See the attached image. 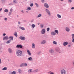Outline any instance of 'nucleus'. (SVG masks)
I'll return each instance as SVG.
<instances>
[{
  "label": "nucleus",
  "mask_w": 74,
  "mask_h": 74,
  "mask_svg": "<svg viewBox=\"0 0 74 74\" xmlns=\"http://www.w3.org/2000/svg\"><path fill=\"white\" fill-rule=\"evenodd\" d=\"M68 3H72V0H68Z\"/></svg>",
  "instance_id": "31"
},
{
  "label": "nucleus",
  "mask_w": 74,
  "mask_h": 74,
  "mask_svg": "<svg viewBox=\"0 0 74 74\" xmlns=\"http://www.w3.org/2000/svg\"><path fill=\"white\" fill-rule=\"evenodd\" d=\"M50 74H54V73L53 72H51L50 73Z\"/></svg>",
  "instance_id": "46"
},
{
  "label": "nucleus",
  "mask_w": 74,
  "mask_h": 74,
  "mask_svg": "<svg viewBox=\"0 0 74 74\" xmlns=\"http://www.w3.org/2000/svg\"><path fill=\"white\" fill-rule=\"evenodd\" d=\"M9 38L8 36H5L3 38V40H8Z\"/></svg>",
  "instance_id": "15"
},
{
  "label": "nucleus",
  "mask_w": 74,
  "mask_h": 74,
  "mask_svg": "<svg viewBox=\"0 0 74 74\" xmlns=\"http://www.w3.org/2000/svg\"><path fill=\"white\" fill-rule=\"evenodd\" d=\"M8 51L10 53H11L12 52V49H8Z\"/></svg>",
  "instance_id": "23"
},
{
  "label": "nucleus",
  "mask_w": 74,
  "mask_h": 74,
  "mask_svg": "<svg viewBox=\"0 0 74 74\" xmlns=\"http://www.w3.org/2000/svg\"><path fill=\"white\" fill-rule=\"evenodd\" d=\"M10 39H10L7 42H6V44H9L11 42V40H12V41L13 40V37L12 36H10L9 37Z\"/></svg>",
  "instance_id": "2"
},
{
  "label": "nucleus",
  "mask_w": 74,
  "mask_h": 74,
  "mask_svg": "<svg viewBox=\"0 0 74 74\" xmlns=\"http://www.w3.org/2000/svg\"><path fill=\"white\" fill-rule=\"evenodd\" d=\"M1 63V59H0V64Z\"/></svg>",
  "instance_id": "52"
},
{
  "label": "nucleus",
  "mask_w": 74,
  "mask_h": 74,
  "mask_svg": "<svg viewBox=\"0 0 74 74\" xmlns=\"http://www.w3.org/2000/svg\"><path fill=\"white\" fill-rule=\"evenodd\" d=\"M68 45V42H64L63 43L64 46H66Z\"/></svg>",
  "instance_id": "10"
},
{
  "label": "nucleus",
  "mask_w": 74,
  "mask_h": 74,
  "mask_svg": "<svg viewBox=\"0 0 74 74\" xmlns=\"http://www.w3.org/2000/svg\"><path fill=\"white\" fill-rule=\"evenodd\" d=\"M53 44L55 45H57V42L55 41H54L53 42Z\"/></svg>",
  "instance_id": "26"
},
{
  "label": "nucleus",
  "mask_w": 74,
  "mask_h": 74,
  "mask_svg": "<svg viewBox=\"0 0 74 74\" xmlns=\"http://www.w3.org/2000/svg\"><path fill=\"white\" fill-rule=\"evenodd\" d=\"M27 51L29 55V56H30V55H31V53L30 51V50H27Z\"/></svg>",
  "instance_id": "13"
},
{
  "label": "nucleus",
  "mask_w": 74,
  "mask_h": 74,
  "mask_svg": "<svg viewBox=\"0 0 74 74\" xmlns=\"http://www.w3.org/2000/svg\"><path fill=\"white\" fill-rule=\"evenodd\" d=\"M22 66H24L23 63H22L20 65V67H22Z\"/></svg>",
  "instance_id": "39"
},
{
  "label": "nucleus",
  "mask_w": 74,
  "mask_h": 74,
  "mask_svg": "<svg viewBox=\"0 0 74 74\" xmlns=\"http://www.w3.org/2000/svg\"><path fill=\"white\" fill-rule=\"evenodd\" d=\"M44 6H45L46 8H49V5H48V4L47 3H45L44 4Z\"/></svg>",
  "instance_id": "11"
},
{
  "label": "nucleus",
  "mask_w": 74,
  "mask_h": 74,
  "mask_svg": "<svg viewBox=\"0 0 74 74\" xmlns=\"http://www.w3.org/2000/svg\"><path fill=\"white\" fill-rule=\"evenodd\" d=\"M23 64L24 65V66H27V64L26 63H23Z\"/></svg>",
  "instance_id": "32"
},
{
  "label": "nucleus",
  "mask_w": 74,
  "mask_h": 74,
  "mask_svg": "<svg viewBox=\"0 0 74 74\" xmlns=\"http://www.w3.org/2000/svg\"><path fill=\"white\" fill-rule=\"evenodd\" d=\"M21 12H22L23 13V11L22 10V11H21Z\"/></svg>",
  "instance_id": "56"
},
{
  "label": "nucleus",
  "mask_w": 74,
  "mask_h": 74,
  "mask_svg": "<svg viewBox=\"0 0 74 74\" xmlns=\"http://www.w3.org/2000/svg\"><path fill=\"white\" fill-rule=\"evenodd\" d=\"M32 47L33 48H35V45L34 43H33L32 44Z\"/></svg>",
  "instance_id": "17"
},
{
  "label": "nucleus",
  "mask_w": 74,
  "mask_h": 74,
  "mask_svg": "<svg viewBox=\"0 0 74 74\" xmlns=\"http://www.w3.org/2000/svg\"><path fill=\"white\" fill-rule=\"evenodd\" d=\"M37 7H38V5H37Z\"/></svg>",
  "instance_id": "60"
},
{
  "label": "nucleus",
  "mask_w": 74,
  "mask_h": 74,
  "mask_svg": "<svg viewBox=\"0 0 74 74\" xmlns=\"http://www.w3.org/2000/svg\"><path fill=\"white\" fill-rule=\"evenodd\" d=\"M14 35L16 37H17L18 36V35H17V33H15L14 34Z\"/></svg>",
  "instance_id": "33"
},
{
  "label": "nucleus",
  "mask_w": 74,
  "mask_h": 74,
  "mask_svg": "<svg viewBox=\"0 0 74 74\" xmlns=\"http://www.w3.org/2000/svg\"><path fill=\"white\" fill-rule=\"evenodd\" d=\"M7 67H5L2 69V70H7Z\"/></svg>",
  "instance_id": "21"
},
{
  "label": "nucleus",
  "mask_w": 74,
  "mask_h": 74,
  "mask_svg": "<svg viewBox=\"0 0 74 74\" xmlns=\"http://www.w3.org/2000/svg\"><path fill=\"white\" fill-rule=\"evenodd\" d=\"M16 55L17 56H21L22 55V52L20 50H18L16 51Z\"/></svg>",
  "instance_id": "1"
},
{
  "label": "nucleus",
  "mask_w": 74,
  "mask_h": 74,
  "mask_svg": "<svg viewBox=\"0 0 74 74\" xmlns=\"http://www.w3.org/2000/svg\"><path fill=\"white\" fill-rule=\"evenodd\" d=\"M30 7H33V3H32V4H30Z\"/></svg>",
  "instance_id": "40"
},
{
  "label": "nucleus",
  "mask_w": 74,
  "mask_h": 74,
  "mask_svg": "<svg viewBox=\"0 0 74 74\" xmlns=\"http://www.w3.org/2000/svg\"><path fill=\"white\" fill-rule=\"evenodd\" d=\"M47 12V13L48 14L49 16H51V14L50 13V11L49 10L46 9L45 10Z\"/></svg>",
  "instance_id": "5"
},
{
  "label": "nucleus",
  "mask_w": 74,
  "mask_h": 74,
  "mask_svg": "<svg viewBox=\"0 0 74 74\" xmlns=\"http://www.w3.org/2000/svg\"><path fill=\"white\" fill-rule=\"evenodd\" d=\"M32 27L33 28H34V27H36V25H34V24H32Z\"/></svg>",
  "instance_id": "28"
},
{
  "label": "nucleus",
  "mask_w": 74,
  "mask_h": 74,
  "mask_svg": "<svg viewBox=\"0 0 74 74\" xmlns=\"http://www.w3.org/2000/svg\"><path fill=\"white\" fill-rule=\"evenodd\" d=\"M36 5H37V3H35Z\"/></svg>",
  "instance_id": "59"
},
{
  "label": "nucleus",
  "mask_w": 74,
  "mask_h": 74,
  "mask_svg": "<svg viewBox=\"0 0 74 74\" xmlns=\"http://www.w3.org/2000/svg\"><path fill=\"white\" fill-rule=\"evenodd\" d=\"M71 10H74V7H73L71 8Z\"/></svg>",
  "instance_id": "47"
},
{
  "label": "nucleus",
  "mask_w": 74,
  "mask_h": 74,
  "mask_svg": "<svg viewBox=\"0 0 74 74\" xmlns=\"http://www.w3.org/2000/svg\"><path fill=\"white\" fill-rule=\"evenodd\" d=\"M26 12L27 13L28 12V11H26Z\"/></svg>",
  "instance_id": "63"
},
{
  "label": "nucleus",
  "mask_w": 74,
  "mask_h": 74,
  "mask_svg": "<svg viewBox=\"0 0 74 74\" xmlns=\"http://www.w3.org/2000/svg\"><path fill=\"white\" fill-rule=\"evenodd\" d=\"M2 10V8H1L0 9V12H1V11Z\"/></svg>",
  "instance_id": "53"
},
{
  "label": "nucleus",
  "mask_w": 74,
  "mask_h": 74,
  "mask_svg": "<svg viewBox=\"0 0 74 74\" xmlns=\"http://www.w3.org/2000/svg\"><path fill=\"white\" fill-rule=\"evenodd\" d=\"M72 42H73L74 43V38H72Z\"/></svg>",
  "instance_id": "43"
},
{
  "label": "nucleus",
  "mask_w": 74,
  "mask_h": 74,
  "mask_svg": "<svg viewBox=\"0 0 74 74\" xmlns=\"http://www.w3.org/2000/svg\"><path fill=\"white\" fill-rule=\"evenodd\" d=\"M6 35V34H5V33H4L3 34V36H5Z\"/></svg>",
  "instance_id": "48"
},
{
  "label": "nucleus",
  "mask_w": 74,
  "mask_h": 74,
  "mask_svg": "<svg viewBox=\"0 0 74 74\" xmlns=\"http://www.w3.org/2000/svg\"><path fill=\"white\" fill-rule=\"evenodd\" d=\"M55 50L56 52H59L60 51V49L58 48H56Z\"/></svg>",
  "instance_id": "14"
},
{
  "label": "nucleus",
  "mask_w": 74,
  "mask_h": 74,
  "mask_svg": "<svg viewBox=\"0 0 74 74\" xmlns=\"http://www.w3.org/2000/svg\"><path fill=\"white\" fill-rule=\"evenodd\" d=\"M72 64H73V66H74V61H73Z\"/></svg>",
  "instance_id": "44"
},
{
  "label": "nucleus",
  "mask_w": 74,
  "mask_h": 74,
  "mask_svg": "<svg viewBox=\"0 0 74 74\" xmlns=\"http://www.w3.org/2000/svg\"><path fill=\"white\" fill-rule=\"evenodd\" d=\"M57 16L58 18H61V17H62L61 15H60V14H57Z\"/></svg>",
  "instance_id": "18"
},
{
  "label": "nucleus",
  "mask_w": 74,
  "mask_h": 74,
  "mask_svg": "<svg viewBox=\"0 0 74 74\" xmlns=\"http://www.w3.org/2000/svg\"><path fill=\"white\" fill-rule=\"evenodd\" d=\"M51 35H54L55 36V35H56V33H55V32H51Z\"/></svg>",
  "instance_id": "16"
},
{
  "label": "nucleus",
  "mask_w": 74,
  "mask_h": 74,
  "mask_svg": "<svg viewBox=\"0 0 74 74\" xmlns=\"http://www.w3.org/2000/svg\"><path fill=\"white\" fill-rule=\"evenodd\" d=\"M51 73V72H49V73Z\"/></svg>",
  "instance_id": "62"
},
{
  "label": "nucleus",
  "mask_w": 74,
  "mask_h": 74,
  "mask_svg": "<svg viewBox=\"0 0 74 74\" xmlns=\"http://www.w3.org/2000/svg\"><path fill=\"white\" fill-rule=\"evenodd\" d=\"M16 47H17V48H22L23 46H22V45H17L16 46Z\"/></svg>",
  "instance_id": "9"
},
{
  "label": "nucleus",
  "mask_w": 74,
  "mask_h": 74,
  "mask_svg": "<svg viewBox=\"0 0 74 74\" xmlns=\"http://www.w3.org/2000/svg\"><path fill=\"white\" fill-rule=\"evenodd\" d=\"M31 9V8L29 7H28L27 8V10H30Z\"/></svg>",
  "instance_id": "29"
},
{
  "label": "nucleus",
  "mask_w": 74,
  "mask_h": 74,
  "mask_svg": "<svg viewBox=\"0 0 74 74\" xmlns=\"http://www.w3.org/2000/svg\"><path fill=\"white\" fill-rule=\"evenodd\" d=\"M18 72H19V73H21V69H19L18 70Z\"/></svg>",
  "instance_id": "45"
},
{
  "label": "nucleus",
  "mask_w": 74,
  "mask_h": 74,
  "mask_svg": "<svg viewBox=\"0 0 74 74\" xmlns=\"http://www.w3.org/2000/svg\"><path fill=\"white\" fill-rule=\"evenodd\" d=\"M41 16H42V14H39L38 15V17L39 18L40 17H41Z\"/></svg>",
  "instance_id": "35"
},
{
  "label": "nucleus",
  "mask_w": 74,
  "mask_h": 74,
  "mask_svg": "<svg viewBox=\"0 0 74 74\" xmlns=\"http://www.w3.org/2000/svg\"><path fill=\"white\" fill-rule=\"evenodd\" d=\"M37 70H36L34 71V72H37Z\"/></svg>",
  "instance_id": "50"
},
{
  "label": "nucleus",
  "mask_w": 74,
  "mask_h": 74,
  "mask_svg": "<svg viewBox=\"0 0 74 74\" xmlns=\"http://www.w3.org/2000/svg\"><path fill=\"white\" fill-rule=\"evenodd\" d=\"M37 71H40V70H38Z\"/></svg>",
  "instance_id": "61"
},
{
  "label": "nucleus",
  "mask_w": 74,
  "mask_h": 74,
  "mask_svg": "<svg viewBox=\"0 0 74 74\" xmlns=\"http://www.w3.org/2000/svg\"><path fill=\"white\" fill-rule=\"evenodd\" d=\"M4 12H8V10L7 9H5L4 10Z\"/></svg>",
  "instance_id": "37"
},
{
  "label": "nucleus",
  "mask_w": 74,
  "mask_h": 74,
  "mask_svg": "<svg viewBox=\"0 0 74 74\" xmlns=\"http://www.w3.org/2000/svg\"><path fill=\"white\" fill-rule=\"evenodd\" d=\"M41 1L42 3H44L45 2V0H41Z\"/></svg>",
  "instance_id": "41"
},
{
  "label": "nucleus",
  "mask_w": 74,
  "mask_h": 74,
  "mask_svg": "<svg viewBox=\"0 0 74 74\" xmlns=\"http://www.w3.org/2000/svg\"><path fill=\"white\" fill-rule=\"evenodd\" d=\"M71 36H72V39L73 38H74V34H72Z\"/></svg>",
  "instance_id": "34"
},
{
  "label": "nucleus",
  "mask_w": 74,
  "mask_h": 74,
  "mask_svg": "<svg viewBox=\"0 0 74 74\" xmlns=\"http://www.w3.org/2000/svg\"><path fill=\"white\" fill-rule=\"evenodd\" d=\"M11 74H16V72L14 71L11 73Z\"/></svg>",
  "instance_id": "30"
},
{
  "label": "nucleus",
  "mask_w": 74,
  "mask_h": 74,
  "mask_svg": "<svg viewBox=\"0 0 74 74\" xmlns=\"http://www.w3.org/2000/svg\"><path fill=\"white\" fill-rule=\"evenodd\" d=\"M28 60H30V61H31L33 60V58H32L31 57H29V58H28Z\"/></svg>",
  "instance_id": "19"
},
{
  "label": "nucleus",
  "mask_w": 74,
  "mask_h": 74,
  "mask_svg": "<svg viewBox=\"0 0 74 74\" xmlns=\"http://www.w3.org/2000/svg\"><path fill=\"white\" fill-rule=\"evenodd\" d=\"M47 32H49V30H50V29L48 27L47 28Z\"/></svg>",
  "instance_id": "36"
},
{
  "label": "nucleus",
  "mask_w": 74,
  "mask_h": 74,
  "mask_svg": "<svg viewBox=\"0 0 74 74\" xmlns=\"http://www.w3.org/2000/svg\"><path fill=\"white\" fill-rule=\"evenodd\" d=\"M7 18H4V20H5V21L6 20H7Z\"/></svg>",
  "instance_id": "51"
},
{
  "label": "nucleus",
  "mask_w": 74,
  "mask_h": 74,
  "mask_svg": "<svg viewBox=\"0 0 74 74\" xmlns=\"http://www.w3.org/2000/svg\"><path fill=\"white\" fill-rule=\"evenodd\" d=\"M60 0V1H64V0Z\"/></svg>",
  "instance_id": "57"
},
{
  "label": "nucleus",
  "mask_w": 74,
  "mask_h": 74,
  "mask_svg": "<svg viewBox=\"0 0 74 74\" xmlns=\"http://www.w3.org/2000/svg\"><path fill=\"white\" fill-rule=\"evenodd\" d=\"M66 71L64 69H62L61 71V74H66Z\"/></svg>",
  "instance_id": "3"
},
{
  "label": "nucleus",
  "mask_w": 74,
  "mask_h": 74,
  "mask_svg": "<svg viewBox=\"0 0 74 74\" xmlns=\"http://www.w3.org/2000/svg\"><path fill=\"white\" fill-rule=\"evenodd\" d=\"M59 53H60V52H59Z\"/></svg>",
  "instance_id": "64"
},
{
  "label": "nucleus",
  "mask_w": 74,
  "mask_h": 74,
  "mask_svg": "<svg viewBox=\"0 0 74 74\" xmlns=\"http://www.w3.org/2000/svg\"><path fill=\"white\" fill-rule=\"evenodd\" d=\"M20 23H20V22H18V24H20Z\"/></svg>",
  "instance_id": "58"
},
{
  "label": "nucleus",
  "mask_w": 74,
  "mask_h": 74,
  "mask_svg": "<svg viewBox=\"0 0 74 74\" xmlns=\"http://www.w3.org/2000/svg\"><path fill=\"white\" fill-rule=\"evenodd\" d=\"M33 71V70H32V69H29L28 70V72L29 73H31Z\"/></svg>",
  "instance_id": "22"
},
{
  "label": "nucleus",
  "mask_w": 74,
  "mask_h": 74,
  "mask_svg": "<svg viewBox=\"0 0 74 74\" xmlns=\"http://www.w3.org/2000/svg\"><path fill=\"white\" fill-rule=\"evenodd\" d=\"M54 32L55 33H56V34H59V31H58V30H55Z\"/></svg>",
  "instance_id": "20"
},
{
  "label": "nucleus",
  "mask_w": 74,
  "mask_h": 74,
  "mask_svg": "<svg viewBox=\"0 0 74 74\" xmlns=\"http://www.w3.org/2000/svg\"><path fill=\"white\" fill-rule=\"evenodd\" d=\"M68 47H71V45H68Z\"/></svg>",
  "instance_id": "54"
},
{
  "label": "nucleus",
  "mask_w": 74,
  "mask_h": 74,
  "mask_svg": "<svg viewBox=\"0 0 74 74\" xmlns=\"http://www.w3.org/2000/svg\"><path fill=\"white\" fill-rule=\"evenodd\" d=\"M49 52L50 53H53L54 52V50L53 49H50L49 50Z\"/></svg>",
  "instance_id": "7"
},
{
  "label": "nucleus",
  "mask_w": 74,
  "mask_h": 74,
  "mask_svg": "<svg viewBox=\"0 0 74 74\" xmlns=\"http://www.w3.org/2000/svg\"><path fill=\"white\" fill-rule=\"evenodd\" d=\"M12 8H11L10 10V12H12Z\"/></svg>",
  "instance_id": "49"
},
{
  "label": "nucleus",
  "mask_w": 74,
  "mask_h": 74,
  "mask_svg": "<svg viewBox=\"0 0 74 74\" xmlns=\"http://www.w3.org/2000/svg\"><path fill=\"white\" fill-rule=\"evenodd\" d=\"M38 25H40V23H38Z\"/></svg>",
  "instance_id": "55"
},
{
  "label": "nucleus",
  "mask_w": 74,
  "mask_h": 74,
  "mask_svg": "<svg viewBox=\"0 0 74 74\" xmlns=\"http://www.w3.org/2000/svg\"><path fill=\"white\" fill-rule=\"evenodd\" d=\"M65 30L67 32H70V29H69V28L68 27H66V28Z\"/></svg>",
  "instance_id": "12"
},
{
  "label": "nucleus",
  "mask_w": 74,
  "mask_h": 74,
  "mask_svg": "<svg viewBox=\"0 0 74 74\" xmlns=\"http://www.w3.org/2000/svg\"><path fill=\"white\" fill-rule=\"evenodd\" d=\"M41 53V51H39L37 53L38 55H40Z\"/></svg>",
  "instance_id": "27"
},
{
  "label": "nucleus",
  "mask_w": 74,
  "mask_h": 74,
  "mask_svg": "<svg viewBox=\"0 0 74 74\" xmlns=\"http://www.w3.org/2000/svg\"><path fill=\"white\" fill-rule=\"evenodd\" d=\"M45 29H42L41 31V33L42 34H45Z\"/></svg>",
  "instance_id": "4"
},
{
  "label": "nucleus",
  "mask_w": 74,
  "mask_h": 74,
  "mask_svg": "<svg viewBox=\"0 0 74 74\" xmlns=\"http://www.w3.org/2000/svg\"><path fill=\"white\" fill-rule=\"evenodd\" d=\"M47 42V41L45 40H43L42 41L40 42L41 44H44Z\"/></svg>",
  "instance_id": "6"
},
{
  "label": "nucleus",
  "mask_w": 74,
  "mask_h": 74,
  "mask_svg": "<svg viewBox=\"0 0 74 74\" xmlns=\"http://www.w3.org/2000/svg\"><path fill=\"white\" fill-rule=\"evenodd\" d=\"M12 12H10L9 13V15H11V13Z\"/></svg>",
  "instance_id": "42"
},
{
  "label": "nucleus",
  "mask_w": 74,
  "mask_h": 74,
  "mask_svg": "<svg viewBox=\"0 0 74 74\" xmlns=\"http://www.w3.org/2000/svg\"><path fill=\"white\" fill-rule=\"evenodd\" d=\"M44 25V24H41L40 25V26L41 28H43Z\"/></svg>",
  "instance_id": "25"
},
{
  "label": "nucleus",
  "mask_w": 74,
  "mask_h": 74,
  "mask_svg": "<svg viewBox=\"0 0 74 74\" xmlns=\"http://www.w3.org/2000/svg\"><path fill=\"white\" fill-rule=\"evenodd\" d=\"M19 38L21 40H25V37L23 36H20Z\"/></svg>",
  "instance_id": "8"
},
{
  "label": "nucleus",
  "mask_w": 74,
  "mask_h": 74,
  "mask_svg": "<svg viewBox=\"0 0 74 74\" xmlns=\"http://www.w3.org/2000/svg\"><path fill=\"white\" fill-rule=\"evenodd\" d=\"M13 1L14 4H16L17 3V1L16 0H14Z\"/></svg>",
  "instance_id": "24"
},
{
  "label": "nucleus",
  "mask_w": 74,
  "mask_h": 74,
  "mask_svg": "<svg viewBox=\"0 0 74 74\" xmlns=\"http://www.w3.org/2000/svg\"><path fill=\"white\" fill-rule=\"evenodd\" d=\"M20 29H22V30H25V28H24V27H21Z\"/></svg>",
  "instance_id": "38"
}]
</instances>
